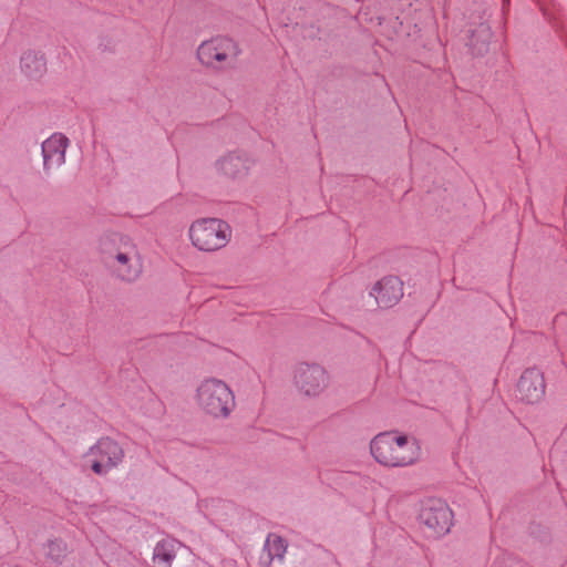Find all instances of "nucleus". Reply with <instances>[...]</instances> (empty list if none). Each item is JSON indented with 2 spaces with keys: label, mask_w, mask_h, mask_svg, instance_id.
<instances>
[{
  "label": "nucleus",
  "mask_w": 567,
  "mask_h": 567,
  "mask_svg": "<svg viewBox=\"0 0 567 567\" xmlns=\"http://www.w3.org/2000/svg\"><path fill=\"white\" fill-rule=\"evenodd\" d=\"M370 453L382 466L405 467L419 461L421 447L413 436L386 431L371 440Z\"/></svg>",
  "instance_id": "obj_1"
},
{
  "label": "nucleus",
  "mask_w": 567,
  "mask_h": 567,
  "mask_svg": "<svg viewBox=\"0 0 567 567\" xmlns=\"http://www.w3.org/2000/svg\"><path fill=\"white\" fill-rule=\"evenodd\" d=\"M195 402L203 414L215 420L227 419L236 406L231 388L217 378L204 379L197 385Z\"/></svg>",
  "instance_id": "obj_2"
},
{
  "label": "nucleus",
  "mask_w": 567,
  "mask_h": 567,
  "mask_svg": "<svg viewBox=\"0 0 567 567\" xmlns=\"http://www.w3.org/2000/svg\"><path fill=\"white\" fill-rule=\"evenodd\" d=\"M188 239L194 248L203 252H215L225 248L231 239V227L220 218H197L188 227Z\"/></svg>",
  "instance_id": "obj_3"
},
{
  "label": "nucleus",
  "mask_w": 567,
  "mask_h": 567,
  "mask_svg": "<svg viewBox=\"0 0 567 567\" xmlns=\"http://www.w3.org/2000/svg\"><path fill=\"white\" fill-rule=\"evenodd\" d=\"M112 272L122 281H136L143 272L138 247L128 238H120L118 245L104 251Z\"/></svg>",
  "instance_id": "obj_4"
},
{
  "label": "nucleus",
  "mask_w": 567,
  "mask_h": 567,
  "mask_svg": "<svg viewBox=\"0 0 567 567\" xmlns=\"http://www.w3.org/2000/svg\"><path fill=\"white\" fill-rule=\"evenodd\" d=\"M292 384L299 395L318 398L329 388L330 375L320 364L301 362L293 368Z\"/></svg>",
  "instance_id": "obj_5"
},
{
  "label": "nucleus",
  "mask_w": 567,
  "mask_h": 567,
  "mask_svg": "<svg viewBox=\"0 0 567 567\" xmlns=\"http://www.w3.org/2000/svg\"><path fill=\"white\" fill-rule=\"evenodd\" d=\"M239 55L237 43L227 37H214L203 41L197 48L198 61L212 69H223L233 64Z\"/></svg>",
  "instance_id": "obj_6"
},
{
  "label": "nucleus",
  "mask_w": 567,
  "mask_h": 567,
  "mask_svg": "<svg viewBox=\"0 0 567 567\" xmlns=\"http://www.w3.org/2000/svg\"><path fill=\"white\" fill-rule=\"evenodd\" d=\"M124 457V451L121 445L111 439H101L90 447L85 454V460L91 470L97 474H106L116 467Z\"/></svg>",
  "instance_id": "obj_7"
},
{
  "label": "nucleus",
  "mask_w": 567,
  "mask_h": 567,
  "mask_svg": "<svg viewBox=\"0 0 567 567\" xmlns=\"http://www.w3.org/2000/svg\"><path fill=\"white\" fill-rule=\"evenodd\" d=\"M421 523L431 536L440 537L447 534L453 525V513L441 499H430L422 507Z\"/></svg>",
  "instance_id": "obj_8"
},
{
  "label": "nucleus",
  "mask_w": 567,
  "mask_h": 567,
  "mask_svg": "<svg viewBox=\"0 0 567 567\" xmlns=\"http://www.w3.org/2000/svg\"><path fill=\"white\" fill-rule=\"evenodd\" d=\"M68 145L69 140L60 133L52 134L42 143L43 165L47 171L64 164Z\"/></svg>",
  "instance_id": "obj_9"
},
{
  "label": "nucleus",
  "mask_w": 567,
  "mask_h": 567,
  "mask_svg": "<svg viewBox=\"0 0 567 567\" xmlns=\"http://www.w3.org/2000/svg\"><path fill=\"white\" fill-rule=\"evenodd\" d=\"M371 295L380 307H391L403 296L402 281L396 277H385L374 285Z\"/></svg>",
  "instance_id": "obj_10"
},
{
  "label": "nucleus",
  "mask_w": 567,
  "mask_h": 567,
  "mask_svg": "<svg viewBox=\"0 0 567 567\" xmlns=\"http://www.w3.org/2000/svg\"><path fill=\"white\" fill-rule=\"evenodd\" d=\"M520 399L528 402H538L545 394L543 374L536 369L526 370L518 382Z\"/></svg>",
  "instance_id": "obj_11"
},
{
  "label": "nucleus",
  "mask_w": 567,
  "mask_h": 567,
  "mask_svg": "<svg viewBox=\"0 0 567 567\" xmlns=\"http://www.w3.org/2000/svg\"><path fill=\"white\" fill-rule=\"evenodd\" d=\"M250 159L237 153H229L216 162V169L229 178H243L248 175L250 169Z\"/></svg>",
  "instance_id": "obj_12"
},
{
  "label": "nucleus",
  "mask_w": 567,
  "mask_h": 567,
  "mask_svg": "<svg viewBox=\"0 0 567 567\" xmlns=\"http://www.w3.org/2000/svg\"><path fill=\"white\" fill-rule=\"evenodd\" d=\"M20 70L28 79H41L47 72L44 55L34 50L24 51L20 58Z\"/></svg>",
  "instance_id": "obj_13"
},
{
  "label": "nucleus",
  "mask_w": 567,
  "mask_h": 567,
  "mask_svg": "<svg viewBox=\"0 0 567 567\" xmlns=\"http://www.w3.org/2000/svg\"><path fill=\"white\" fill-rule=\"evenodd\" d=\"M286 550L287 544L280 536L275 534L268 535L259 556V566L271 567L275 559L281 560L284 558Z\"/></svg>",
  "instance_id": "obj_14"
},
{
  "label": "nucleus",
  "mask_w": 567,
  "mask_h": 567,
  "mask_svg": "<svg viewBox=\"0 0 567 567\" xmlns=\"http://www.w3.org/2000/svg\"><path fill=\"white\" fill-rule=\"evenodd\" d=\"M179 543L175 539H163L154 548L153 563L155 567H172Z\"/></svg>",
  "instance_id": "obj_15"
},
{
  "label": "nucleus",
  "mask_w": 567,
  "mask_h": 567,
  "mask_svg": "<svg viewBox=\"0 0 567 567\" xmlns=\"http://www.w3.org/2000/svg\"><path fill=\"white\" fill-rule=\"evenodd\" d=\"M63 551V548L61 547V545L59 543H51L49 544L48 546V555L53 559V560H59L60 558V553Z\"/></svg>",
  "instance_id": "obj_16"
}]
</instances>
